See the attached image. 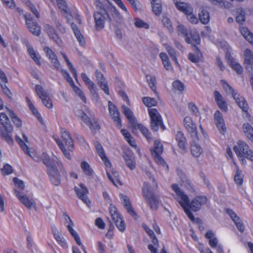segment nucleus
Listing matches in <instances>:
<instances>
[{"label":"nucleus","instance_id":"obj_12","mask_svg":"<svg viewBox=\"0 0 253 253\" xmlns=\"http://www.w3.org/2000/svg\"><path fill=\"white\" fill-rule=\"evenodd\" d=\"M44 30L47 34L50 40H52L58 45H61L62 41L52 26L48 24H45L44 25Z\"/></svg>","mask_w":253,"mask_h":253},{"label":"nucleus","instance_id":"obj_63","mask_svg":"<svg viewBox=\"0 0 253 253\" xmlns=\"http://www.w3.org/2000/svg\"><path fill=\"white\" fill-rule=\"evenodd\" d=\"M1 171L3 175H8L13 172V169L10 165L8 164H5L3 167V168L1 169Z\"/></svg>","mask_w":253,"mask_h":253},{"label":"nucleus","instance_id":"obj_39","mask_svg":"<svg viewBox=\"0 0 253 253\" xmlns=\"http://www.w3.org/2000/svg\"><path fill=\"white\" fill-rule=\"evenodd\" d=\"M54 139L56 143L57 144L58 147L60 148V149L64 154L65 157L68 160H71L72 159V157L69 152V151H70L68 149V150H67L65 148L63 143L61 141L60 139L56 138H55Z\"/></svg>","mask_w":253,"mask_h":253},{"label":"nucleus","instance_id":"obj_11","mask_svg":"<svg viewBox=\"0 0 253 253\" xmlns=\"http://www.w3.org/2000/svg\"><path fill=\"white\" fill-rule=\"evenodd\" d=\"M150 151L157 163L159 164L164 163V160L161 156L163 152V145L159 140L154 141V146L150 149Z\"/></svg>","mask_w":253,"mask_h":253},{"label":"nucleus","instance_id":"obj_58","mask_svg":"<svg viewBox=\"0 0 253 253\" xmlns=\"http://www.w3.org/2000/svg\"><path fill=\"white\" fill-rule=\"evenodd\" d=\"M114 222L119 231L124 232L125 230L126 226L124 220L123 219V217L119 219L118 220H116Z\"/></svg>","mask_w":253,"mask_h":253},{"label":"nucleus","instance_id":"obj_4","mask_svg":"<svg viewBox=\"0 0 253 253\" xmlns=\"http://www.w3.org/2000/svg\"><path fill=\"white\" fill-rule=\"evenodd\" d=\"M93 18L95 23L94 27L98 31L104 29L105 21L108 18L110 21L111 20L110 16L107 11L102 8L99 11L94 12Z\"/></svg>","mask_w":253,"mask_h":253},{"label":"nucleus","instance_id":"obj_16","mask_svg":"<svg viewBox=\"0 0 253 253\" xmlns=\"http://www.w3.org/2000/svg\"><path fill=\"white\" fill-rule=\"evenodd\" d=\"M225 211L234 221L238 229L241 232H243L244 231V225L239 217L237 216L236 213L233 211L229 208H226L225 209Z\"/></svg>","mask_w":253,"mask_h":253},{"label":"nucleus","instance_id":"obj_35","mask_svg":"<svg viewBox=\"0 0 253 253\" xmlns=\"http://www.w3.org/2000/svg\"><path fill=\"white\" fill-rule=\"evenodd\" d=\"M242 128L246 136L253 142V127L249 123H245Z\"/></svg>","mask_w":253,"mask_h":253},{"label":"nucleus","instance_id":"obj_3","mask_svg":"<svg viewBox=\"0 0 253 253\" xmlns=\"http://www.w3.org/2000/svg\"><path fill=\"white\" fill-rule=\"evenodd\" d=\"M148 113L150 117V126L153 131L157 132L159 127L163 130L165 129V126L163 123L162 118L155 108L148 109Z\"/></svg>","mask_w":253,"mask_h":253},{"label":"nucleus","instance_id":"obj_17","mask_svg":"<svg viewBox=\"0 0 253 253\" xmlns=\"http://www.w3.org/2000/svg\"><path fill=\"white\" fill-rule=\"evenodd\" d=\"M215 124L221 133L224 134L226 130L223 117L219 111H216L214 114Z\"/></svg>","mask_w":253,"mask_h":253},{"label":"nucleus","instance_id":"obj_50","mask_svg":"<svg viewBox=\"0 0 253 253\" xmlns=\"http://www.w3.org/2000/svg\"><path fill=\"white\" fill-rule=\"evenodd\" d=\"M143 103L148 107L155 106L157 105V101L154 98L144 97L142 98Z\"/></svg>","mask_w":253,"mask_h":253},{"label":"nucleus","instance_id":"obj_51","mask_svg":"<svg viewBox=\"0 0 253 253\" xmlns=\"http://www.w3.org/2000/svg\"><path fill=\"white\" fill-rule=\"evenodd\" d=\"M236 20L237 23L241 24L245 20V13L241 9H238L237 11V16L236 17Z\"/></svg>","mask_w":253,"mask_h":253},{"label":"nucleus","instance_id":"obj_9","mask_svg":"<svg viewBox=\"0 0 253 253\" xmlns=\"http://www.w3.org/2000/svg\"><path fill=\"white\" fill-rule=\"evenodd\" d=\"M142 194L144 197L151 206H157L159 204L158 197L153 194L151 190V186L147 182L144 183L142 188Z\"/></svg>","mask_w":253,"mask_h":253},{"label":"nucleus","instance_id":"obj_38","mask_svg":"<svg viewBox=\"0 0 253 253\" xmlns=\"http://www.w3.org/2000/svg\"><path fill=\"white\" fill-rule=\"evenodd\" d=\"M123 113L130 123L135 122V119L131 110L126 106L122 105Z\"/></svg>","mask_w":253,"mask_h":253},{"label":"nucleus","instance_id":"obj_24","mask_svg":"<svg viewBox=\"0 0 253 253\" xmlns=\"http://www.w3.org/2000/svg\"><path fill=\"white\" fill-rule=\"evenodd\" d=\"M81 77L83 81L88 85V89L91 94L96 97H98L95 84L87 77L85 73H82L81 74Z\"/></svg>","mask_w":253,"mask_h":253},{"label":"nucleus","instance_id":"obj_60","mask_svg":"<svg viewBox=\"0 0 253 253\" xmlns=\"http://www.w3.org/2000/svg\"><path fill=\"white\" fill-rule=\"evenodd\" d=\"M173 88L180 92H182L184 89V84L179 81H174L172 83Z\"/></svg>","mask_w":253,"mask_h":253},{"label":"nucleus","instance_id":"obj_22","mask_svg":"<svg viewBox=\"0 0 253 253\" xmlns=\"http://www.w3.org/2000/svg\"><path fill=\"white\" fill-rule=\"evenodd\" d=\"M75 191L80 199H81L84 204L87 205L89 203V200L87 198L86 194L88 191L86 188L83 184H81L80 188L75 187Z\"/></svg>","mask_w":253,"mask_h":253},{"label":"nucleus","instance_id":"obj_27","mask_svg":"<svg viewBox=\"0 0 253 253\" xmlns=\"http://www.w3.org/2000/svg\"><path fill=\"white\" fill-rule=\"evenodd\" d=\"M25 43L31 57L38 65H41L42 63L39 55L35 51L33 48L30 46L28 41H25Z\"/></svg>","mask_w":253,"mask_h":253},{"label":"nucleus","instance_id":"obj_7","mask_svg":"<svg viewBox=\"0 0 253 253\" xmlns=\"http://www.w3.org/2000/svg\"><path fill=\"white\" fill-rule=\"evenodd\" d=\"M172 190L175 192L176 199L180 206H190V200L188 196L179 187L177 184H173L171 185Z\"/></svg>","mask_w":253,"mask_h":253},{"label":"nucleus","instance_id":"obj_55","mask_svg":"<svg viewBox=\"0 0 253 253\" xmlns=\"http://www.w3.org/2000/svg\"><path fill=\"white\" fill-rule=\"evenodd\" d=\"M53 22L55 27L61 34H65L66 32L65 27L61 24L58 19L55 20Z\"/></svg>","mask_w":253,"mask_h":253},{"label":"nucleus","instance_id":"obj_42","mask_svg":"<svg viewBox=\"0 0 253 253\" xmlns=\"http://www.w3.org/2000/svg\"><path fill=\"white\" fill-rule=\"evenodd\" d=\"M35 90L42 101L45 100V98L48 97L46 92L41 85H36L35 86Z\"/></svg>","mask_w":253,"mask_h":253},{"label":"nucleus","instance_id":"obj_53","mask_svg":"<svg viewBox=\"0 0 253 253\" xmlns=\"http://www.w3.org/2000/svg\"><path fill=\"white\" fill-rule=\"evenodd\" d=\"M218 241L216 238H213L209 240V244L213 248H216L217 252H222V247L220 245H217Z\"/></svg>","mask_w":253,"mask_h":253},{"label":"nucleus","instance_id":"obj_40","mask_svg":"<svg viewBox=\"0 0 253 253\" xmlns=\"http://www.w3.org/2000/svg\"><path fill=\"white\" fill-rule=\"evenodd\" d=\"M199 18L200 22L203 24H207L210 21V15L209 12L202 9L199 13Z\"/></svg>","mask_w":253,"mask_h":253},{"label":"nucleus","instance_id":"obj_23","mask_svg":"<svg viewBox=\"0 0 253 253\" xmlns=\"http://www.w3.org/2000/svg\"><path fill=\"white\" fill-rule=\"evenodd\" d=\"M61 138L69 150L73 152L74 150V141L69 131H63L61 134Z\"/></svg>","mask_w":253,"mask_h":253},{"label":"nucleus","instance_id":"obj_2","mask_svg":"<svg viewBox=\"0 0 253 253\" xmlns=\"http://www.w3.org/2000/svg\"><path fill=\"white\" fill-rule=\"evenodd\" d=\"M221 82L225 91L232 94L237 104L243 111L247 112L248 109V105L245 98L235 92L234 89L226 81L221 80Z\"/></svg>","mask_w":253,"mask_h":253},{"label":"nucleus","instance_id":"obj_44","mask_svg":"<svg viewBox=\"0 0 253 253\" xmlns=\"http://www.w3.org/2000/svg\"><path fill=\"white\" fill-rule=\"evenodd\" d=\"M71 224H68L67 225V228L70 232V233L72 235V236L74 238L75 241L78 245H82V242L80 238L79 234L77 232L72 228V226Z\"/></svg>","mask_w":253,"mask_h":253},{"label":"nucleus","instance_id":"obj_5","mask_svg":"<svg viewBox=\"0 0 253 253\" xmlns=\"http://www.w3.org/2000/svg\"><path fill=\"white\" fill-rule=\"evenodd\" d=\"M81 118L84 123L89 127L92 133H96L97 131L100 129V126L98 120L94 115H90V117H88L86 114L83 113Z\"/></svg>","mask_w":253,"mask_h":253},{"label":"nucleus","instance_id":"obj_54","mask_svg":"<svg viewBox=\"0 0 253 253\" xmlns=\"http://www.w3.org/2000/svg\"><path fill=\"white\" fill-rule=\"evenodd\" d=\"M229 65L238 74L240 75L243 73V69L242 66L236 61H232Z\"/></svg>","mask_w":253,"mask_h":253},{"label":"nucleus","instance_id":"obj_1","mask_svg":"<svg viewBox=\"0 0 253 253\" xmlns=\"http://www.w3.org/2000/svg\"><path fill=\"white\" fill-rule=\"evenodd\" d=\"M12 130V126L7 116L4 113H0V134L1 137L9 144L13 143L11 136Z\"/></svg>","mask_w":253,"mask_h":253},{"label":"nucleus","instance_id":"obj_15","mask_svg":"<svg viewBox=\"0 0 253 253\" xmlns=\"http://www.w3.org/2000/svg\"><path fill=\"white\" fill-rule=\"evenodd\" d=\"M250 148L249 145L243 141H239L237 145L233 147V149L237 156L241 158V161L243 162L245 161L244 158V155Z\"/></svg>","mask_w":253,"mask_h":253},{"label":"nucleus","instance_id":"obj_45","mask_svg":"<svg viewBox=\"0 0 253 253\" xmlns=\"http://www.w3.org/2000/svg\"><path fill=\"white\" fill-rule=\"evenodd\" d=\"M109 213L114 222L122 217V215L119 213L116 207H110L109 208Z\"/></svg>","mask_w":253,"mask_h":253},{"label":"nucleus","instance_id":"obj_33","mask_svg":"<svg viewBox=\"0 0 253 253\" xmlns=\"http://www.w3.org/2000/svg\"><path fill=\"white\" fill-rule=\"evenodd\" d=\"M208 204V199L206 196H200L194 198L191 202L190 206H202Z\"/></svg>","mask_w":253,"mask_h":253},{"label":"nucleus","instance_id":"obj_10","mask_svg":"<svg viewBox=\"0 0 253 253\" xmlns=\"http://www.w3.org/2000/svg\"><path fill=\"white\" fill-rule=\"evenodd\" d=\"M183 124L185 129L190 134L192 139L195 140H199L197 126L192 118L189 116L185 117L183 120Z\"/></svg>","mask_w":253,"mask_h":253},{"label":"nucleus","instance_id":"obj_26","mask_svg":"<svg viewBox=\"0 0 253 253\" xmlns=\"http://www.w3.org/2000/svg\"><path fill=\"white\" fill-rule=\"evenodd\" d=\"M95 145L98 155L100 157L102 161L105 164L106 166H110L111 165V162L108 160V159L106 157L104 149L102 145L98 142L95 143Z\"/></svg>","mask_w":253,"mask_h":253},{"label":"nucleus","instance_id":"obj_52","mask_svg":"<svg viewBox=\"0 0 253 253\" xmlns=\"http://www.w3.org/2000/svg\"><path fill=\"white\" fill-rule=\"evenodd\" d=\"M234 179L236 184L238 185L242 184L243 181V175L242 173V171L239 169H237Z\"/></svg>","mask_w":253,"mask_h":253},{"label":"nucleus","instance_id":"obj_6","mask_svg":"<svg viewBox=\"0 0 253 253\" xmlns=\"http://www.w3.org/2000/svg\"><path fill=\"white\" fill-rule=\"evenodd\" d=\"M172 190L175 192L176 199L180 206H190V200L188 196L179 187L177 184H173L171 185Z\"/></svg>","mask_w":253,"mask_h":253},{"label":"nucleus","instance_id":"obj_46","mask_svg":"<svg viewBox=\"0 0 253 253\" xmlns=\"http://www.w3.org/2000/svg\"><path fill=\"white\" fill-rule=\"evenodd\" d=\"M143 228L146 233L149 235L151 239H152V243L155 246L158 245V241L156 238L154 232L150 229L148 226L145 224L143 225Z\"/></svg>","mask_w":253,"mask_h":253},{"label":"nucleus","instance_id":"obj_13","mask_svg":"<svg viewBox=\"0 0 253 253\" xmlns=\"http://www.w3.org/2000/svg\"><path fill=\"white\" fill-rule=\"evenodd\" d=\"M244 61L245 68L250 74L251 77L253 75V52L249 48H246L244 52Z\"/></svg>","mask_w":253,"mask_h":253},{"label":"nucleus","instance_id":"obj_21","mask_svg":"<svg viewBox=\"0 0 253 253\" xmlns=\"http://www.w3.org/2000/svg\"><path fill=\"white\" fill-rule=\"evenodd\" d=\"M48 174L52 183L58 186L61 182V177L59 172L56 168L47 170Z\"/></svg>","mask_w":253,"mask_h":253},{"label":"nucleus","instance_id":"obj_62","mask_svg":"<svg viewBox=\"0 0 253 253\" xmlns=\"http://www.w3.org/2000/svg\"><path fill=\"white\" fill-rule=\"evenodd\" d=\"M43 50L45 53L46 56L48 58L49 60L53 59V58L56 56L55 53L49 47H44L43 48Z\"/></svg>","mask_w":253,"mask_h":253},{"label":"nucleus","instance_id":"obj_59","mask_svg":"<svg viewBox=\"0 0 253 253\" xmlns=\"http://www.w3.org/2000/svg\"><path fill=\"white\" fill-rule=\"evenodd\" d=\"M189 111L195 116H198L200 115V112L197 106L192 102H190L188 105Z\"/></svg>","mask_w":253,"mask_h":253},{"label":"nucleus","instance_id":"obj_47","mask_svg":"<svg viewBox=\"0 0 253 253\" xmlns=\"http://www.w3.org/2000/svg\"><path fill=\"white\" fill-rule=\"evenodd\" d=\"M147 81L149 84L150 87L151 89L156 93V78L154 76L152 75H146V76Z\"/></svg>","mask_w":253,"mask_h":253},{"label":"nucleus","instance_id":"obj_28","mask_svg":"<svg viewBox=\"0 0 253 253\" xmlns=\"http://www.w3.org/2000/svg\"><path fill=\"white\" fill-rule=\"evenodd\" d=\"M176 30L178 35L184 37L186 42H190L189 39V34L190 32L186 27L182 25L179 24L177 26Z\"/></svg>","mask_w":253,"mask_h":253},{"label":"nucleus","instance_id":"obj_29","mask_svg":"<svg viewBox=\"0 0 253 253\" xmlns=\"http://www.w3.org/2000/svg\"><path fill=\"white\" fill-rule=\"evenodd\" d=\"M191 144V152L192 155L195 157H199L203 152L202 148L199 145L196 141L198 140H194Z\"/></svg>","mask_w":253,"mask_h":253},{"label":"nucleus","instance_id":"obj_56","mask_svg":"<svg viewBox=\"0 0 253 253\" xmlns=\"http://www.w3.org/2000/svg\"><path fill=\"white\" fill-rule=\"evenodd\" d=\"M134 25L137 28H143L145 29H148L149 25L146 22L143 21L139 18H135L134 19Z\"/></svg>","mask_w":253,"mask_h":253},{"label":"nucleus","instance_id":"obj_8","mask_svg":"<svg viewBox=\"0 0 253 253\" xmlns=\"http://www.w3.org/2000/svg\"><path fill=\"white\" fill-rule=\"evenodd\" d=\"M42 160L43 163L47 168V170L53 169L56 168V167H58L61 169L63 168L62 163L55 156H53L52 158H50L47 154L43 153Z\"/></svg>","mask_w":253,"mask_h":253},{"label":"nucleus","instance_id":"obj_57","mask_svg":"<svg viewBox=\"0 0 253 253\" xmlns=\"http://www.w3.org/2000/svg\"><path fill=\"white\" fill-rule=\"evenodd\" d=\"M16 141L19 144L20 147L21 149L24 151L26 152L28 155L32 157V156L29 154V152L28 151V147L27 145L23 141V140L18 136H16L15 137Z\"/></svg>","mask_w":253,"mask_h":253},{"label":"nucleus","instance_id":"obj_48","mask_svg":"<svg viewBox=\"0 0 253 253\" xmlns=\"http://www.w3.org/2000/svg\"><path fill=\"white\" fill-rule=\"evenodd\" d=\"M165 46L167 52H168L169 55L171 57V59L175 62L177 65H179L176 57V52L174 49L168 44H166Z\"/></svg>","mask_w":253,"mask_h":253},{"label":"nucleus","instance_id":"obj_31","mask_svg":"<svg viewBox=\"0 0 253 253\" xmlns=\"http://www.w3.org/2000/svg\"><path fill=\"white\" fill-rule=\"evenodd\" d=\"M189 218L192 221L195 220L193 212H195L200 210V207H182Z\"/></svg>","mask_w":253,"mask_h":253},{"label":"nucleus","instance_id":"obj_43","mask_svg":"<svg viewBox=\"0 0 253 253\" xmlns=\"http://www.w3.org/2000/svg\"><path fill=\"white\" fill-rule=\"evenodd\" d=\"M136 127L140 130L149 142L152 140L151 134L146 127L144 126L141 124H137Z\"/></svg>","mask_w":253,"mask_h":253},{"label":"nucleus","instance_id":"obj_30","mask_svg":"<svg viewBox=\"0 0 253 253\" xmlns=\"http://www.w3.org/2000/svg\"><path fill=\"white\" fill-rule=\"evenodd\" d=\"M176 140L178 143L179 148L182 150L186 148V140L183 133L181 131H178L176 135Z\"/></svg>","mask_w":253,"mask_h":253},{"label":"nucleus","instance_id":"obj_19","mask_svg":"<svg viewBox=\"0 0 253 253\" xmlns=\"http://www.w3.org/2000/svg\"><path fill=\"white\" fill-rule=\"evenodd\" d=\"M26 24L29 31L35 36H39L41 34V27L36 22L26 16Z\"/></svg>","mask_w":253,"mask_h":253},{"label":"nucleus","instance_id":"obj_64","mask_svg":"<svg viewBox=\"0 0 253 253\" xmlns=\"http://www.w3.org/2000/svg\"><path fill=\"white\" fill-rule=\"evenodd\" d=\"M181 185L190 191H194L193 185L188 178H187L186 180L182 182L181 183Z\"/></svg>","mask_w":253,"mask_h":253},{"label":"nucleus","instance_id":"obj_36","mask_svg":"<svg viewBox=\"0 0 253 253\" xmlns=\"http://www.w3.org/2000/svg\"><path fill=\"white\" fill-rule=\"evenodd\" d=\"M240 31L245 39L253 45V34L247 28L244 27H241Z\"/></svg>","mask_w":253,"mask_h":253},{"label":"nucleus","instance_id":"obj_41","mask_svg":"<svg viewBox=\"0 0 253 253\" xmlns=\"http://www.w3.org/2000/svg\"><path fill=\"white\" fill-rule=\"evenodd\" d=\"M189 42H187L189 44H191L193 45L199 44L200 42V38L199 34L196 32H191L189 34Z\"/></svg>","mask_w":253,"mask_h":253},{"label":"nucleus","instance_id":"obj_37","mask_svg":"<svg viewBox=\"0 0 253 253\" xmlns=\"http://www.w3.org/2000/svg\"><path fill=\"white\" fill-rule=\"evenodd\" d=\"M81 167L85 175L89 177H93L94 171L88 163L85 161H83L81 163Z\"/></svg>","mask_w":253,"mask_h":253},{"label":"nucleus","instance_id":"obj_20","mask_svg":"<svg viewBox=\"0 0 253 253\" xmlns=\"http://www.w3.org/2000/svg\"><path fill=\"white\" fill-rule=\"evenodd\" d=\"M51 231L55 240L58 244L63 248L67 247V244L64 238L54 224L51 225Z\"/></svg>","mask_w":253,"mask_h":253},{"label":"nucleus","instance_id":"obj_49","mask_svg":"<svg viewBox=\"0 0 253 253\" xmlns=\"http://www.w3.org/2000/svg\"><path fill=\"white\" fill-rule=\"evenodd\" d=\"M8 115L13 123L17 127H19L21 126V121L16 116L12 111L8 110Z\"/></svg>","mask_w":253,"mask_h":253},{"label":"nucleus","instance_id":"obj_14","mask_svg":"<svg viewBox=\"0 0 253 253\" xmlns=\"http://www.w3.org/2000/svg\"><path fill=\"white\" fill-rule=\"evenodd\" d=\"M109 114L115 123L116 126L120 127L121 126V120L120 114L117 106L111 101L108 102Z\"/></svg>","mask_w":253,"mask_h":253},{"label":"nucleus","instance_id":"obj_32","mask_svg":"<svg viewBox=\"0 0 253 253\" xmlns=\"http://www.w3.org/2000/svg\"><path fill=\"white\" fill-rule=\"evenodd\" d=\"M123 157L127 167L131 170L134 169L136 167V163L134 157L128 153H125Z\"/></svg>","mask_w":253,"mask_h":253},{"label":"nucleus","instance_id":"obj_18","mask_svg":"<svg viewBox=\"0 0 253 253\" xmlns=\"http://www.w3.org/2000/svg\"><path fill=\"white\" fill-rule=\"evenodd\" d=\"M95 76L98 85L106 94L109 95L108 83L106 79L104 78L103 74L97 70L95 73Z\"/></svg>","mask_w":253,"mask_h":253},{"label":"nucleus","instance_id":"obj_61","mask_svg":"<svg viewBox=\"0 0 253 253\" xmlns=\"http://www.w3.org/2000/svg\"><path fill=\"white\" fill-rule=\"evenodd\" d=\"M31 111L32 112L33 115L38 119V120L42 123L43 122L42 117L40 114L39 113L37 109L35 107L33 104H30V107Z\"/></svg>","mask_w":253,"mask_h":253},{"label":"nucleus","instance_id":"obj_34","mask_svg":"<svg viewBox=\"0 0 253 253\" xmlns=\"http://www.w3.org/2000/svg\"><path fill=\"white\" fill-rule=\"evenodd\" d=\"M151 3L153 12L156 15H160L162 11V4L160 1L158 0H151Z\"/></svg>","mask_w":253,"mask_h":253},{"label":"nucleus","instance_id":"obj_25","mask_svg":"<svg viewBox=\"0 0 253 253\" xmlns=\"http://www.w3.org/2000/svg\"><path fill=\"white\" fill-rule=\"evenodd\" d=\"M15 195L17 197L19 200L22 202L25 206H33L35 205L34 200L32 198H28L23 195V193H21L18 190H15Z\"/></svg>","mask_w":253,"mask_h":253}]
</instances>
